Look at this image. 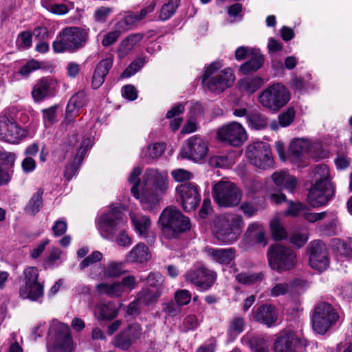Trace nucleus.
Instances as JSON below:
<instances>
[{
    "instance_id": "44",
    "label": "nucleus",
    "mask_w": 352,
    "mask_h": 352,
    "mask_svg": "<svg viewBox=\"0 0 352 352\" xmlns=\"http://www.w3.org/2000/svg\"><path fill=\"white\" fill-rule=\"evenodd\" d=\"M288 207L285 212V215L291 216V217H297L301 212H305L308 210V206L301 202H294L292 201H288Z\"/></svg>"
},
{
    "instance_id": "11",
    "label": "nucleus",
    "mask_w": 352,
    "mask_h": 352,
    "mask_svg": "<svg viewBox=\"0 0 352 352\" xmlns=\"http://www.w3.org/2000/svg\"><path fill=\"white\" fill-rule=\"evenodd\" d=\"M123 217L124 214L118 208L102 215L98 221V229L102 237L111 238L118 228L125 223Z\"/></svg>"
},
{
    "instance_id": "60",
    "label": "nucleus",
    "mask_w": 352,
    "mask_h": 352,
    "mask_svg": "<svg viewBox=\"0 0 352 352\" xmlns=\"http://www.w3.org/2000/svg\"><path fill=\"white\" fill-rule=\"evenodd\" d=\"M175 302L182 306L188 305L191 300V294L186 289L179 290L175 294Z\"/></svg>"
},
{
    "instance_id": "43",
    "label": "nucleus",
    "mask_w": 352,
    "mask_h": 352,
    "mask_svg": "<svg viewBox=\"0 0 352 352\" xmlns=\"http://www.w3.org/2000/svg\"><path fill=\"white\" fill-rule=\"evenodd\" d=\"M263 80L261 77L246 79L240 82L241 87L250 94L254 93L263 85Z\"/></svg>"
},
{
    "instance_id": "6",
    "label": "nucleus",
    "mask_w": 352,
    "mask_h": 352,
    "mask_svg": "<svg viewBox=\"0 0 352 352\" xmlns=\"http://www.w3.org/2000/svg\"><path fill=\"white\" fill-rule=\"evenodd\" d=\"M339 316L334 308L328 302L316 305L312 315V327L318 334H324L338 320Z\"/></svg>"
},
{
    "instance_id": "30",
    "label": "nucleus",
    "mask_w": 352,
    "mask_h": 352,
    "mask_svg": "<svg viewBox=\"0 0 352 352\" xmlns=\"http://www.w3.org/2000/svg\"><path fill=\"white\" fill-rule=\"evenodd\" d=\"M250 58V60L243 63L239 67V72L241 75L247 76L256 72L263 65V60L260 52Z\"/></svg>"
},
{
    "instance_id": "33",
    "label": "nucleus",
    "mask_w": 352,
    "mask_h": 352,
    "mask_svg": "<svg viewBox=\"0 0 352 352\" xmlns=\"http://www.w3.org/2000/svg\"><path fill=\"white\" fill-rule=\"evenodd\" d=\"M96 287L99 294L107 295L111 298H119L124 294L118 281H115L113 283H101L98 284Z\"/></svg>"
},
{
    "instance_id": "41",
    "label": "nucleus",
    "mask_w": 352,
    "mask_h": 352,
    "mask_svg": "<svg viewBox=\"0 0 352 352\" xmlns=\"http://www.w3.org/2000/svg\"><path fill=\"white\" fill-rule=\"evenodd\" d=\"M247 120L252 129L261 130L264 127L263 116L256 109H252L248 112Z\"/></svg>"
},
{
    "instance_id": "59",
    "label": "nucleus",
    "mask_w": 352,
    "mask_h": 352,
    "mask_svg": "<svg viewBox=\"0 0 352 352\" xmlns=\"http://www.w3.org/2000/svg\"><path fill=\"white\" fill-rule=\"evenodd\" d=\"M124 331L133 343L139 340L142 336V327L137 323L132 324Z\"/></svg>"
},
{
    "instance_id": "14",
    "label": "nucleus",
    "mask_w": 352,
    "mask_h": 352,
    "mask_svg": "<svg viewBox=\"0 0 352 352\" xmlns=\"http://www.w3.org/2000/svg\"><path fill=\"white\" fill-rule=\"evenodd\" d=\"M307 251L309 254V265L311 268L322 272L329 265V252L326 245L321 241H311Z\"/></svg>"
},
{
    "instance_id": "42",
    "label": "nucleus",
    "mask_w": 352,
    "mask_h": 352,
    "mask_svg": "<svg viewBox=\"0 0 352 352\" xmlns=\"http://www.w3.org/2000/svg\"><path fill=\"white\" fill-rule=\"evenodd\" d=\"M164 144L160 143H155L148 146L145 151L144 155L147 163H150L151 160L160 157L164 153Z\"/></svg>"
},
{
    "instance_id": "50",
    "label": "nucleus",
    "mask_w": 352,
    "mask_h": 352,
    "mask_svg": "<svg viewBox=\"0 0 352 352\" xmlns=\"http://www.w3.org/2000/svg\"><path fill=\"white\" fill-rule=\"evenodd\" d=\"M145 60L142 58H138L133 61L122 72V78H129L138 72L144 65Z\"/></svg>"
},
{
    "instance_id": "47",
    "label": "nucleus",
    "mask_w": 352,
    "mask_h": 352,
    "mask_svg": "<svg viewBox=\"0 0 352 352\" xmlns=\"http://www.w3.org/2000/svg\"><path fill=\"white\" fill-rule=\"evenodd\" d=\"M270 229L273 238L276 241L284 239L287 236L286 230L280 225V220L274 218L270 222Z\"/></svg>"
},
{
    "instance_id": "64",
    "label": "nucleus",
    "mask_w": 352,
    "mask_h": 352,
    "mask_svg": "<svg viewBox=\"0 0 352 352\" xmlns=\"http://www.w3.org/2000/svg\"><path fill=\"white\" fill-rule=\"evenodd\" d=\"M248 345L253 352H263L264 340L263 338L252 337L248 341Z\"/></svg>"
},
{
    "instance_id": "10",
    "label": "nucleus",
    "mask_w": 352,
    "mask_h": 352,
    "mask_svg": "<svg viewBox=\"0 0 352 352\" xmlns=\"http://www.w3.org/2000/svg\"><path fill=\"white\" fill-rule=\"evenodd\" d=\"M23 276V284L19 289L20 296L33 301L37 300L43 295V285L38 281V269L35 267L25 268Z\"/></svg>"
},
{
    "instance_id": "36",
    "label": "nucleus",
    "mask_w": 352,
    "mask_h": 352,
    "mask_svg": "<svg viewBox=\"0 0 352 352\" xmlns=\"http://www.w3.org/2000/svg\"><path fill=\"white\" fill-rule=\"evenodd\" d=\"M125 261L124 262L111 261L108 263L104 270V275L107 278H118L126 274V271L124 270L125 267Z\"/></svg>"
},
{
    "instance_id": "4",
    "label": "nucleus",
    "mask_w": 352,
    "mask_h": 352,
    "mask_svg": "<svg viewBox=\"0 0 352 352\" xmlns=\"http://www.w3.org/2000/svg\"><path fill=\"white\" fill-rule=\"evenodd\" d=\"M243 225V218L241 215L228 213L219 217L214 221L212 230L218 241L229 244L237 240Z\"/></svg>"
},
{
    "instance_id": "51",
    "label": "nucleus",
    "mask_w": 352,
    "mask_h": 352,
    "mask_svg": "<svg viewBox=\"0 0 352 352\" xmlns=\"http://www.w3.org/2000/svg\"><path fill=\"white\" fill-rule=\"evenodd\" d=\"M245 321L242 317L234 318L230 322L228 332L231 336H236L243 331Z\"/></svg>"
},
{
    "instance_id": "22",
    "label": "nucleus",
    "mask_w": 352,
    "mask_h": 352,
    "mask_svg": "<svg viewBox=\"0 0 352 352\" xmlns=\"http://www.w3.org/2000/svg\"><path fill=\"white\" fill-rule=\"evenodd\" d=\"M92 146V142L90 138H85L81 143V146L76 155L74 162L67 166L65 170V177L67 180H70L76 175L77 170L82 162L86 152Z\"/></svg>"
},
{
    "instance_id": "17",
    "label": "nucleus",
    "mask_w": 352,
    "mask_h": 352,
    "mask_svg": "<svg viewBox=\"0 0 352 352\" xmlns=\"http://www.w3.org/2000/svg\"><path fill=\"white\" fill-rule=\"evenodd\" d=\"M208 151L207 142L202 138L194 135L186 141L181 155L184 158L199 161L206 155Z\"/></svg>"
},
{
    "instance_id": "53",
    "label": "nucleus",
    "mask_w": 352,
    "mask_h": 352,
    "mask_svg": "<svg viewBox=\"0 0 352 352\" xmlns=\"http://www.w3.org/2000/svg\"><path fill=\"white\" fill-rule=\"evenodd\" d=\"M15 155L7 151H0V166L14 170Z\"/></svg>"
},
{
    "instance_id": "18",
    "label": "nucleus",
    "mask_w": 352,
    "mask_h": 352,
    "mask_svg": "<svg viewBox=\"0 0 352 352\" xmlns=\"http://www.w3.org/2000/svg\"><path fill=\"white\" fill-rule=\"evenodd\" d=\"M176 190L180 197L184 210L186 212L195 210L201 201L197 186L185 183L178 186Z\"/></svg>"
},
{
    "instance_id": "27",
    "label": "nucleus",
    "mask_w": 352,
    "mask_h": 352,
    "mask_svg": "<svg viewBox=\"0 0 352 352\" xmlns=\"http://www.w3.org/2000/svg\"><path fill=\"white\" fill-rule=\"evenodd\" d=\"M162 289H152L148 287H143L137 294L138 300L144 306L153 305L162 296Z\"/></svg>"
},
{
    "instance_id": "15",
    "label": "nucleus",
    "mask_w": 352,
    "mask_h": 352,
    "mask_svg": "<svg viewBox=\"0 0 352 352\" xmlns=\"http://www.w3.org/2000/svg\"><path fill=\"white\" fill-rule=\"evenodd\" d=\"M265 107L277 111L283 107L290 100V94L282 84L277 83L265 89Z\"/></svg>"
},
{
    "instance_id": "31",
    "label": "nucleus",
    "mask_w": 352,
    "mask_h": 352,
    "mask_svg": "<svg viewBox=\"0 0 352 352\" xmlns=\"http://www.w3.org/2000/svg\"><path fill=\"white\" fill-rule=\"evenodd\" d=\"M244 237L253 243H261L264 241V228L262 223L253 222L247 228Z\"/></svg>"
},
{
    "instance_id": "38",
    "label": "nucleus",
    "mask_w": 352,
    "mask_h": 352,
    "mask_svg": "<svg viewBox=\"0 0 352 352\" xmlns=\"http://www.w3.org/2000/svg\"><path fill=\"white\" fill-rule=\"evenodd\" d=\"M156 6L155 1H152L148 6L143 8L139 12L133 13L131 14L127 15L124 18V21L126 24H132L137 21H139L143 19L146 16L155 10Z\"/></svg>"
},
{
    "instance_id": "54",
    "label": "nucleus",
    "mask_w": 352,
    "mask_h": 352,
    "mask_svg": "<svg viewBox=\"0 0 352 352\" xmlns=\"http://www.w3.org/2000/svg\"><path fill=\"white\" fill-rule=\"evenodd\" d=\"M122 286V290L123 293L126 290L131 292L133 290L138 286V282L136 278L133 275H128L123 277L121 280L118 281Z\"/></svg>"
},
{
    "instance_id": "39",
    "label": "nucleus",
    "mask_w": 352,
    "mask_h": 352,
    "mask_svg": "<svg viewBox=\"0 0 352 352\" xmlns=\"http://www.w3.org/2000/svg\"><path fill=\"white\" fill-rule=\"evenodd\" d=\"M86 104V94L84 91H78L74 95L67 104V111L78 113L79 110Z\"/></svg>"
},
{
    "instance_id": "61",
    "label": "nucleus",
    "mask_w": 352,
    "mask_h": 352,
    "mask_svg": "<svg viewBox=\"0 0 352 352\" xmlns=\"http://www.w3.org/2000/svg\"><path fill=\"white\" fill-rule=\"evenodd\" d=\"M112 12V9L109 7L102 6L96 9L94 14V19L98 23H104L108 16Z\"/></svg>"
},
{
    "instance_id": "63",
    "label": "nucleus",
    "mask_w": 352,
    "mask_h": 352,
    "mask_svg": "<svg viewBox=\"0 0 352 352\" xmlns=\"http://www.w3.org/2000/svg\"><path fill=\"white\" fill-rule=\"evenodd\" d=\"M181 310V307L176 302L170 301L163 304V311L169 316H176Z\"/></svg>"
},
{
    "instance_id": "28",
    "label": "nucleus",
    "mask_w": 352,
    "mask_h": 352,
    "mask_svg": "<svg viewBox=\"0 0 352 352\" xmlns=\"http://www.w3.org/2000/svg\"><path fill=\"white\" fill-rule=\"evenodd\" d=\"M95 314L98 320H112L118 314V309L113 302L100 303L96 306Z\"/></svg>"
},
{
    "instance_id": "20",
    "label": "nucleus",
    "mask_w": 352,
    "mask_h": 352,
    "mask_svg": "<svg viewBox=\"0 0 352 352\" xmlns=\"http://www.w3.org/2000/svg\"><path fill=\"white\" fill-rule=\"evenodd\" d=\"M235 77L231 69L227 68L209 78L208 89L212 92L221 93L232 86Z\"/></svg>"
},
{
    "instance_id": "8",
    "label": "nucleus",
    "mask_w": 352,
    "mask_h": 352,
    "mask_svg": "<svg viewBox=\"0 0 352 352\" xmlns=\"http://www.w3.org/2000/svg\"><path fill=\"white\" fill-rule=\"evenodd\" d=\"M28 132L21 128L16 118L8 111H5L0 115V140L11 144L18 143L25 138Z\"/></svg>"
},
{
    "instance_id": "40",
    "label": "nucleus",
    "mask_w": 352,
    "mask_h": 352,
    "mask_svg": "<svg viewBox=\"0 0 352 352\" xmlns=\"http://www.w3.org/2000/svg\"><path fill=\"white\" fill-rule=\"evenodd\" d=\"M142 173V169L140 167H135L130 173L128 181L130 184H133L131 191L132 195L140 200L141 193H139L138 186H140V175Z\"/></svg>"
},
{
    "instance_id": "21",
    "label": "nucleus",
    "mask_w": 352,
    "mask_h": 352,
    "mask_svg": "<svg viewBox=\"0 0 352 352\" xmlns=\"http://www.w3.org/2000/svg\"><path fill=\"white\" fill-rule=\"evenodd\" d=\"M56 82L50 78L40 79L34 86L32 96L36 102H41L45 98L54 94Z\"/></svg>"
},
{
    "instance_id": "26",
    "label": "nucleus",
    "mask_w": 352,
    "mask_h": 352,
    "mask_svg": "<svg viewBox=\"0 0 352 352\" xmlns=\"http://www.w3.org/2000/svg\"><path fill=\"white\" fill-rule=\"evenodd\" d=\"M247 155L254 166L261 169L264 168V144L262 142H256L250 145Z\"/></svg>"
},
{
    "instance_id": "16",
    "label": "nucleus",
    "mask_w": 352,
    "mask_h": 352,
    "mask_svg": "<svg viewBox=\"0 0 352 352\" xmlns=\"http://www.w3.org/2000/svg\"><path fill=\"white\" fill-rule=\"evenodd\" d=\"M305 341L291 330L281 331L274 343L275 352H296L298 349L305 346Z\"/></svg>"
},
{
    "instance_id": "1",
    "label": "nucleus",
    "mask_w": 352,
    "mask_h": 352,
    "mask_svg": "<svg viewBox=\"0 0 352 352\" xmlns=\"http://www.w3.org/2000/svg\"><path fill=\"white\" fill-rule=\"evenodd\" d=\"M168 188L166 173H160L155 169L146 170L141 185L140 203L145 210L153 212L160 205L162 197Z\"/></svg>"
},
{
    "instance_id": "58",
    "label": "nucleus",
    "mask_w": 352,
    "mask_h": 352,
    "mask_svg": "<svg viewBox=\"0 0 352 352\" xmlns=\"http://www.w3.org/2000/svg\"><path fill=\"white\" fill-rule=\"evenodd\" d=\"M322 231L324 234L328 236L337 235L340 232L338 222L336 218L333 219L327 223L323 225L321 228Z\"/></svg>"
},
{
    "instance_id": "12",
    "label": "nucleus",
    "mask_w": 352,
    "mask_h": 352,
    "mask_svg": "<svg viewBox=\"0 0 352 352\" xmlns=\"http://www.w3.org/2000/svg\"><path fill=\"white\" fill-rule=\"evenodd\" d=\"M219 141L233 146H240L247 140L248 135L243 126L236 122L222 126L217 131Z\"/></svg>"
},
{
    "instance_id": "37",
    "label": "nucleus",
    "mask_w": 352,
    "mask_h": 352,
    "mask_svg": "<svg viewBox=\"0 0 352 352\" xmlns=\"http://www.w3.org/2000/svg\"><path fill=\"white\" fill-rule=\"evenodd\" d=\"M181 0H168L164 3L160 11L159 19L161 21H166L172 17L176 12Z\"/></svg>"
},
{
    "instance_id": "48",
    "label": "nucleus",
    "mask_w": 352,
    "mask_h": 352,
    "mask_svg": "<svg viewBox=\"0 0 352 352\" xmlns=\"http://www.w3.org/2000/svg\"><path fill=\"white\" fill-rule=\"evenodd\" d=\"M307 148V142L302 139H297L291 143L289 151L294 157H298L306 151Z\"/></svg>"
},
{
    "instance_id": "34",
    "label": "nucleus",
    "mask_w": 352,
    "mask_h": 352,
    "mask_svg": "<svg viewBox=\"0 0 352 352\" xmlns=\"http://www.w3.org/2000/svg\"><path fill=\"white\" fill-rule=\"evenodd\" d=\"M235 279L239 283L246 285H253L254 284L261 283L263 280V272H241L237 274L235 276Z\"/></svg>"
},
{
    "instance_id": "32",
    "label": "nucleus",
    "mask_w": 352,
    "mask_h": 352,
    "mask_svg": "<svg viewBox=\"0 0 352 352\" xmlns=\"http://www.w3.org/2000/svg\"><path fill=\"white\" fill-rule=\"evenodd\" d=\"M310 177L314 180L313 184H333L331 182V177L330 170L325 164H320L312 168Z\"/></svg>"
},
{
    "instance_id": "5",
    "label": "nucleus",
    "mask_w": 352,
    "mask_h": 352,
    "mask_svg": "<svg viewBox=\"0 0 352 352\" xmlns=\"http://www.w3.org/2000/svg\"><path fill=\"white\" fill-rule=\"evenodd\" d=\"M212 195L219 207L233 208L241 203L243 192L235 183L221 180L213 184Z\"/></svg>"
},
{
    "instance_id": "24",
    "label": "nucleus",
    "mask_w": 352,
    "mask_h": 352,
    "mask_svg": "<svg viewBox=\"0 0 352 352\" xmlns=\"http://www.w3.org/2000/svg\"><path fill=\"white\" fill-rule=\"evenodd\" d=\"M150 258L151 253L147 246L143 243H139L126 254L125 262L126 263H143L148 261Z\"/></svg>"
},
{
    "instance_id": "13",
    "label": "nucleus",
    "mask_w": 352,
    "mask_h": 352,
    "mask_svg": "<svg viewBox=\"0 0 352 352\" xmlns=\"http://www.w3.org/2000/svg\"><path fill=\"white\" fill-rule=\"evenodd\" d=\"M335 195L333 184H311L307 194V201L314 208L326 206Z\"/></svg>"
},
{
    "instance_id": "62",
    "label": "nucleus",
    "mask_w": 352,
    "mask_h": 352,
    "mask_svg": "<svg viewBox=\"0 0 352 352\" xmlns=\"http://www.w3.org/2000/svg\"><path fill=\"white\" fill-rule=\"evenodd\" d=\"M289 285L287 283H277L270 289V295L276 297L280 295H284L289 292Z\"/></svg>"
},
{
    "instance_id": "3",
    "label": "nucleus",
    "mask_w": 352,
    "mask_h": 352,
    "mask_svg": "<svg viewBox=\"0 0 352 352\" xmlns=\"http://www.w3.org/2000/svg\"><path fill=\"white\" fill-rule=\"evenodd\" d=\"M88 39V30L78 26L66 27L57 35L52 48L55 53H73L84 47Z\"/></svg>"
},
{
    "instance_id": "25",
    "label": "nucleus",
    "mask_w": 352,
    "mask_h": 352,
    "mask_svg": "<svg viewBox=\"0 0 352 352\" xmlns=\"http://www.w3.org/2000/svg\"><path fill=\"white\" fill-rule=\"evenodd\" d=\"M113 65V61L110 58L102 60L95 69L93 78L92 87L94 89L99 88L104 82L106 76L108 74Z\"/></svg>"
},
{
    "instance_id": "7",
    "label": "nucleus",
    "mask_w": 352,
    "mask_h": 352,
    "mask_svg": "<svg viewBox=\"0 0 352 352\" xmlns=\"http://www.w3.org/2000/svg\"><path fill=\"white\" fill-rule=\"evenodd\" d=\"M269 265L273 270H290L297 263L296 254L290 248L280 245H275L268 250Z\"/></svg>"
},
{
    "instance_id": "57",
    "label": "nucleus",
    "mask_w": 352,
    "mask_h": 352,
    "mask_svg": "<svg viewBox=\"0 0 352 352\" xmlns=\"http://www.w3.org/2000/svg\"><path fill=\"white\" fill-rule=\"evenodd\" d=\"M102 258V254L99 251L93 252L89 256L85 257L80 263L81 270L89 267V265L100 261Z\"/></svg>"
},
{
    "instance_id": "46",
    "label": "nucleus",
    "mask_w": 352,
    "mask_h": 352,
    "mask_svg": "<svg viewBox=\"0 0 352 352\" xmlns=\"http://www.w3.org/2000/svg\"><path fill=\"white\" fill-rule=\"evenodd\" d=\"M296 111L294 107H289L278 116V124L282 127L289 126L294 120Z\"/></svg>"
},
{
    "instance_id": "35",
    "label": "nucleus",
    "mask_w": 352,
    "mask_h": 352,
    "mask_svg": "<svg viewBox=\"0 0 352 352\" xmlns=\"http://www.w3.org/2000/svg\"><path fill=\"white\" fill-rule=\"evenodd\" d=\"M43 190L41 188L38 189L34 194L25 207V210L26 213L35 215L40 210L43 206Z\"/></svg>"
},
{
    "instance_id": "55",
    "label": "nucleus",
    "mask_w": 352,
    "mask_h": 352,
    "mask_svg": "<svg viewBox=\"0 0 352 352\" xmlns=\"http://www.w3.org/2000/svg\"><path fill=\"white\" fill-rule=\"evenodd\" d=\"M258 52H259V51L255 48L241 46L235 50L234 56L236 60H242L246 57H250L252 55H255Z\"/></svg>"
},
{
    "instance_id": "19",
    "label": "nucleus",
    "mask_w": 352,
    "mask_h": 352,
    "mask_svg": "<svg viewBox=\"0 0 352 352\" xmlns=\"http://www.w3.org/2000/svg\"><path fill=\"white\" fill-rule=\"evenodd\" d=\"M186 280L190 282L203 290H207L214 284L217 274L214 272L205 267H199L190 270L185 275Z\"/></svg>"
},
{
    "instance_id": "2",
    "label": "nucleus",
    "mask_w": 352,
    "mask_h": 352,
    "mask_svg": "<svg viewBox=\"0 0 352 352\" xmlns=\"http://www.w3.org/2000/svg\"><path fill=\"white\" fill-rule=\"evenodd\" d=\"M158 223L163 236L168 239H177L191 228L188 217L175 206H168L161 213Z\"/></svg>"
},
{
    "instance_id": "56",
    "label": "nucleus",
    "mask_w": 352,
    "mask_h": 352,
    "mask_svg": "<svg viewBox=\"0 0 352 352\" xmlns=\"http://www.w3.org/2000/svg\"><path fill=\"white\" fill-rule=\"evenodd\" d=\"M146 281L149 287H153L152 289H161L164 279L160 273L151 272L148 275Z\"/></svg>"
},
{
    "instance_id": "23",
    "label": "nucleus",
    "mask_w": 352,
    "mask_h": 352,
    "mask_svg": "<svg viewBox=\"0 0 352 352\" xmlns=\"http://www.w3.org/2000/svg\"><path fill=\"white\" fill-rule=\"evenodd\" d=\"M205 252L214 261L221 265H228L234 258L236 254V250L233 248H209L206 249Z\"/></svg>"
},
{
    "instance_id": "29",
    "label": "nucleus",
    "mask_w": 352,
    "mask_h": 352,
    "mask_svg": "<svg viewBox=\"0 0 352 352\" xmlns=\"http://www.w3.org/2000/svg\"><path fill=\"white\" fill-rule=\"evenodd\" d=\"M131 222L135 232L142 237H146L151 226L149 217L143 214H131Z\"/></svg>"
},
{
    "instance_id": "52",
    "label": "nucleus",
    "mask_w": 352,
    "mask_h": 352,
    "mask_svg": "<svg viewBox=\"0 0 352 352\" xmlns=\"http://www.w3.org/2000/svg\"><path fill=\"white\" fill-rule=\"evenodd\" d=\"M333 246L334 250L340 255L349 257L352 255V249L346 242L336 239L333 241Z\"/></svg>"
},
{
    "instance_id": "9",
    "label": "nucleus",
    "mask_w": 352,
    "mask_h": 352,
    "mask_svg": "<svg viewBox=\"0 0 352 352\" xmlns=\"http://www.w3.org/2000/svg\"><path fill=\"white\" fill-rule=\"evenodd\" d=\"M50 331L54 343L48 347V352H73V340L67 324L54 321L50 325Z\"/></svg>"
},
{
    "instance_id": "49",
    "label": "nucleus",
    "mask_w": 352,
    "mask_h": 352,
    "mask_svg": "<svg viewBox=\"0 0 352 352\" xmlns=\"http://www.w3.org/2000/svg\"><path fill=\"white\" fill-rule=\"evenodd\" d=\"M278 319V312L274 305L265 304V325L270 327L274 325Z\"/></svg>"
},
{
    "instance_id": "45",
    "label": "nucleus",
    "mask_w": 352,
    "mask_h": 352,
    "mask_svg": "<svg viewBox=\"0 0 352 352\" xmlns=\"http://www.w3.org/2000/svg\"><path fill=\"white\" fill-rule=\"evenodd\" d=\"M113 344L116 347L126 351L131 347L133 342L124 330L114 338Z\"/></svg>"
}]
</instances>
